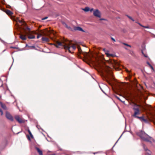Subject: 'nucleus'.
Instances as JSON below:
<instances>
[{
    "label": "nucleus",
    "instance_id": "1",
    "mask_svg": "<svg viewBox=\"0 0 155 155\" xmlns=\"http://www.w3.org/2000/svg\"><path fill=\"white\" fill-rule=\"evenodd\" d=\"M54 45L57 48L59 47L60 46H62L65 50H68L70 52H71V51L76 49V47L74 45L71 46V44L68 42L62 43L57 41L56 44H54Z\"/></svg>",
    "mask_w": 155,
    "mask_h": 155
},
{
    "label": "nucleus",
    "instance_id": "2",
    "mask_svg": "<svg viewBox=\"0 0 155 155\" xmlns=\"http://www.w3.org/2000/svg\"><path fill=\"white\" fill-rule=\"evenodd\" d=\"M100 67L103 74L106 78H108V75L112 76V69L110 67L105 64H103L102 65H100Z\"/></svg>",
    "mask_w": 155,
    "mask_h": 155
},
{
    "label": "nucleus",
    "instance_id": "3",
    "mask_svg": "<svg viewBox=\"0 0 155 155\" xmlns=\"http://www.w3.org/2000/svg\"><path fill=\"white\" fill-rule=\"evenodd\" d=\"M137 134L143 140L149 142L151 138L147 135L145 132L142 131H140L137 133Z\"/></svg>",
    "mask_w": 155,
    "mask_h": 155
},
{
    "label": "nucleus",
    "instance_id": "4",
    "mask_svg": "<svg viewBox=\"0 0 155 155\" xmlns=\"http://www.w3.org/2000/svg\"><path fill=\"white\" fill-rule=\"evenodd\" d=\"M134 107L133 108L134 113V114L132 115V116L135 118L138 119V117H140L138 116V115L140 114V111L138 107L139 106L135 104Z\"/></svg>",
    "mask_w": 155,
    "mask_h": 155
},
{
    "label": "nucleus",
    "instance_id": "5",
    "mask_svg": "<svg viewBox=\"0 0 155 155\" xmlns=\"http://www.w3.org/2000/svg\"><path fill=\"white\" fill-rule=\"evenodd\" d=\"M107 63L110 66H112L114 68H115V66H118L120 65V64L119 62L115 60L110 59L107 61Z\"/></svg>",
    "mask_w": 155,
    "mask_h": 155
},
{
    "label": "nucleus",
    "instance_id": "6",
    "mask_svg": "<svg viewBox=\"0 0 155 155\" xmlns=\"http://www.w3.org/2000/svg\"><path fill=\"white\" fill-rule=\"evenodd\" d=\"M93 15L95 17L101 18V13L97 9L94 10V11Z\"/></svg>",
    "mask_w": 155,
    "mask_h": 155
},
{
    "label": "nucleus",
    "instance_id": "7",
    "mask_svg": "<svg viewBox=\"0 0 155 155\" xmlns=\"http://www.w3.org/2000/svg\"><path fill=\"white\" fill-rule=\"evenodd\" d=\"M25 29H27L29 31V32L27 33V34L28 35V38H29L33 39L35 38V36L31 35V32L30 31V29L27 26H26L25 28Z\"/></svg>",
    "mask_w": 155,
    "mask_h": 155
},
{
    "label": "nucleus",
    "instance_id": "8",
    "mask_svg": "<svg viewBox=\"0 0 155 155\" xmlns=\"http://www.w3.org/2000/svg\"><path fill=\"white\" fill-rule=\"evenodd\" d=\"M6 118L11 121L13 120V118L12 115L8 112H6Z\"/></svg>",
    "mask_w": 155,
    "mask_h": 155
},
{
    "label": "nucleus",
    "instance_id": "9",
    "mask_svg": "<svg viewBox=\"0 0 155 155\" xmlns=\"http://www.w3.org/2000/svg\"><path fill=\"white\" fill-rule=\"evenodd\" d=\"M143 147L146 151L145 153V155H151V152L150 150L147 149V148H145L144 145L143 146Z\"/></svg>",
    "mask_w": 155,
    "mask_h": 155
},
{
    "label": "nucleus",
    "instance_id": "10",
    "mask_svg": "<svg viewBox=\"0 0 155 155\" xmlns=\"http://www.w3.org/2000/svg\"><path fill=\"white\" fill-rule=\"evenodd\" d=\"M138 119L141 121L142 122L143 121L145 123H148V120L147 119H145L143 116L138 117Z\"/></svg>",
    "mask_w": 155,
    "mask_h": 155
},
{
    "label": "nucleus",
    "instance_id": "11",
    "mask_svg": "<svg viewBox=\"0 0 155 155\" xmlns=\"http://www.w3.org/2000/svg\"><path fill=\"white\" fill-rule=\"evenodd\" d=\"M15 119L19 123H22L23 122V120L19 116L17 115L15 117Z\"/></svg>",
    "mask_w": 155,
    "mask_h": 155
},
{
    "label": "nucleus",
    "instance_id": "12",
    "mask_svg": "<svg viewBox=\"0 0 155 155\" xmlns=\"http://www.w3.org/2000/svg\"><path fill=\"white\" fill-rule=\"evenodd\" d=\"M74 30L76 31H84L83 29L80 27H76L74 28Z\"/></svg>",
    "mask_w": 155,
    "mask_h": 155
},
{
    "label": "nucleus",
    "instance_id": "13",
    "mask_svg": "<svg viewBox=\"0 0 155 155\" xmlns=\"http://www.w3.org/2000/svg\"><path fill=\"white\" fill-rule=\"evenodd\" d=\"M5 12L8 15H12L13 14V13L8 10H6Z\"/></svg>",
    "mask_w": 155,
    "mask_h": 155
},
{
    "label": "nucleus",
    "instance_id": "14",
    "mask_svg": "<svg viewBox=\"0 0 155 155\" xmlns=\"http://www.w3.org/2000/svg\"><path fill=\"white\" fill-rule=\"evenodd\" d=\"M42 40L43 41L48 42L49 41V39L48 38L43 37L41 38Z\"/></svg>",
    "mask_w": 155,
    "mask_h": 155
},
{
    "label": "nucleus",
    "instance_id": "15",
    "mask_svg": "<svg viewBox=\"0 0 155 155\" xmlns=\"http://www.w3.org/2000/svg\"><path fill=\"white\" fill-rule=\"evenodd\" d=\"M20 38L23 40H25L26 39V37L25 35H20Z\"/></svg>",
    "mask_w": 155,
    "mask_h": 155
},
{
    "label": "nucleus",
    "instance_id": "16",
    "mask_svg": "<svg viewBox=\"0 0 155 155\" xmlns=\"http://www.w3.org/2000/svg\"><path fill=\"white\" fill-rule=\"evenodd\" d=\"M82 10L85 12H87L89 11L90 8L88 7H86L84 8H83Z\"/></svg>",
    "mask_w": 155,
    "mask_h": 155
},
{
    "label": "nucleus",
    "instance_id": "17",
    "mask_svg": "<svg viewBox=\"0 0 155 155\" xmlns=\"http://www.w3.org/2000/svg\"><path fill=\"white\" fill-rule=\"evenodd\" d=\"M37 151L39 153V155H43L42 152L41 150H40L39 149L38 147L36 148Z\"/></svg>",
    "mask_w": 155,
    "mask_h": 155
},
{
    "label": "nucleus",
    "instance_id": "18",
    "mask_svg": "<svg viewBox=\"0 0 155 155\" xmlns=\"http://www.w3.org/2000/svg\"><path fill=\"white\" fill-rule=\"evenodd\" d=\"M0 104H1V107L3 109H6V107L5 104H3L2 103H1Z\"/></svg>",
    "mask_w": 155,
    "mask_h": 155
},
{
    "label": "nucleus",
    "instance_id": "19",
    "mask_svg": "<svg viewBox=\"0 0 155 155\" xmlns=\"http://www.w3.org/2000/svg\"><path fill=\"white\" fill-rule=\"evenodd\" d=\"M105 54H106V55H107V57H110L112 56H113V54H110L109 53L107 52H105Z\"/></svg>",
    "mask_w": 155,
    "mask_h": 155
},
{
    "label": "nucleus",
    "instance_id": "20",
    "mask_svg": "<svg viewBox=\"0 0 155 155\" xmlns=\"http://www.w3.org/2000/svg\"><path fill=\"white\" fill-rule=\"evenodd\" d=\"M28 132L29 134H30V136H31V137L32 138L33 137V135H32L31 132L30 131V130L29 129H28Z\"/></svg>",
    "mask_w": 155,
    "mask_h": 155
},
{
    "label": "nucleus",
    "instance_id": "21",
    "mask_svg": "<svg viewBox=\"0 0 155 155\" xmlns=\"http://www.w3.org/2000/svg\"><path fill=\"white\" fill-rule=\"evenodd\" d=\"M127 16L128 18H129L130 19H131V20H132V21H134V20L131 17L128 16V15H127Z\"/></svg>",
    "mask_w": 155,
    "mask_h": 155
},
{
    "label": "nucleus",
    "instance_id": "22",
    "mask_svg": "<svg viewBox=\"0 0 155 155\" xmlns=\"http://www.w3.org/2000/svg\"><path fill=\"white\" fill-rule=\"evenodd\" d=\"M148 64L150 66V67L152 69L153 71H154V69H153V67L151 65V64L149 63H148Z\"/></svg>",
    "mask_w": 155,
    "mask_h": 155
},
{
    "label": "nucleus",
    "instance_id": "23",
    "mask_svg": "<svg viewBox=\"0 0 155 155\" xmlns=\"http://www.w3.org/2000/svg\"><path fill=\"white\" fill-rule=\"evenodd\" d=\"M123 44L124 45H126V46H129V47H131V46H130V45H128V44H126V43H123Z\"/></svg>",
    "mask_w": 155,
    "mask_h": 155
},
{
    "label": "nucleus",
    "instance_id": "24",
    "mask_svg": "<svg viewBox=\"0 0 155 155\" xmlns=\"http://www.w3.org/2000/svg\"><path fill=\"white\" fill-rule=\"evenodd\" d=\"M2 85V82L0 79V87Z\"/></svg>",
    "mask_w": 155,
    "mask_h": 155
},
{
    "label": "nucleus",
    "instance_id": "25",
    "mask_svg": "<svg viewBox=\"0 0 155 155\" xmlns=\"http://www.w3.org/2000/svg\"><path fill=\"white\" fill-rule=\"evenodd\" d=\"M94 9L93 8H91V9L90 8V10L89 11H90V12H91L92 11L94 12Z\"/></svg>",
    "mask_w": 155,
    "mask_h": 155
},
{
    "label": "nucleus",
    "instance_id": "26",
    "mask_svg": "<svg viewBox=\"0 0 155 155\" xmlns=\"http://www.w3.org/2000/svg\"><path fill=\"white\" fill-rule=\"evenodd\" d=\"M143 27L144 28H150L148 26H143Z\"/></svg>",
    "mask_w": 155,
    "mask_h": 155
},
{
    "label": "nucleus",
    "instance_id": "27",
    "mask_svg": "<svg viewBox=\"0 0 155 155\" xmlns=\"http://www.w3.org/2000/svg\"><path fill=\"white\" fill-rule=\"evenodd\" d=\"M0 112L1 113V115H2L3 114V112L1 110V109L0 108Z\"/></svg>",
    "mask_w": 155,
    "mask_h": 155
},
{
    "label": "nucleus",
    "instance_id": "28",
    "mask_svg": "<svg viewBox=\"0 0 155 155\" xmlns=\"http://www.w3.org/2000/svg\"><path fill=\"white\" fill-rule=\"evenodd\" d=\"M111 39L114 41V42H115L116 41L115 40V39L113 38L112 37H111Z\"/></svg>",
    "mask_w": 155,
    "mask_h": 155
},
{
    "label": "nucleus",
    "instance_id": "29",
    "mask_svg": "<svg viewBox=\"0 0 155 155\" xmlns=\"http://www.w3.org/2000/svg\"><path fill=\"white\" fill-rule=\"evenodd\" d=\"M47 18H48V17H45L44 18H42V20H44L46 19H47Z\"/></svg>",
    "mask_w": 155,
    "mask_h": 155
},
{
    "label": "nucleus",
    "instance_id": "30",
    "mask_svg": "<svg viewBox=\"0 0 155 155\" xmlns=\"http://www.w3.org/2000/svg\"><path fill=\"white\" fill-rule=\"evenodd\" d=\"M116 97H117V99H118V100H120L121 101V102H123V101H122L121 100H120V98H119V97H117V96H116Z\"/></svg>",
    "mask_w": 155,
    "mask_h": 155
},
{
    "label": "nucleus",
    "instance_id": "31",
    "mask_svg": "<svg viewBox=\"0 0 155 155\" xmlns=\"http://www.w3.org/2000/svg\"><path fill=\"white\" fill-rule=\"evenodd\" d=\"M137 24H138L140 26H142L143 27V25H142L140 23H139V22H137Z\"/></svg>",
    "mask_w": 155,
    "mask_h": 155
},
{
    "label": "nucleus",
    "instance_id": "32",
    "mask_svg": "<svg viewBox=\"0 0 155 155\" xmlns=\"http://www.w3.org/2000/svg\"><path fill=\"white\" fill-rule=\"evenodd\" d=\"M142 53H143V54L144 56L145 57H147V56L146 55H145V54H143V51H142Z\"/></svg>",
    "mask_w": 155,
    "mask_h": 155
},
{
    "label": "nucleus",
    "instance_id": "33",
    "mask_svg": "<svg viewBox=\"0 0 155 155\" xmlns=\"http://www.w3.org/2000/svg\"><path fill=\"white\" fill-rule=\"evenodd\" d=\"M100 20H105V19H104V18H101V19H100Z\"/></svg>",
    "mask_w": 155,
    "mask_h": 155
},
{
    "label": "nucleus",
    "instance_id": "34",
    "mask_svg": "<svg viewBox=\"0 0 155 155\" xmlns=\"http://www.w3.org/2000/svg\"><path fill=\"white\" fill-rule=\"evenodd\" d=\"M126 71L127 72H130V71L128 70H127V69H126Z\"/></svg>",
    "mask_w": 155,
    "mask_h": 155
},
{
    "label": "nucleus",
    "instance_id": "35",
    "mask_svg": "<svg viewBox=\"0 0 155 155\" xmlns=\"http://www.w3.org/2000/svg\"><path fill=\"white\" fill-rule=\"evenodd\" d=\"M40 35H38V36H37V38H40Z\"/></svg>",
    "mask_w": 155,
    "mask_h": 155
},
{
    "label": "nucleus",
    "instance_id": "36",
    "mask_svg": "<svg viewBox=\"0 0 155 155\" xmlns=\"http://www.w3.org/2000/svg\"><path fill=\"white\" fill-rule=\"evenodd\" d=\"M55 154H49L48 155H55Z\"/></svg>",
    "mask_w": 155,
    "mask_h": 155
},
{
    "label": "nucleus",
    "instance_id": "37",
    "mask_svg": "<svg viewBox=\"0 0 155 155\" xmlns=\"http://www.w3.org/2000/svg\"><path fill=\"white\" fill-rule=\"evenodd\" d=\"M19 21L20 23H21L22 22L21 21H20V20Z\"/></svg>",
    "mask_w": 155,
    "mask_h": 155
},
{
    "label": "nucleus",
    "instance_id": "38",
    "mask_svg": "<svg viewBox=\"0 0 155 155\" xmlns=\"http://www.w3.org/2000/svg\"><path fill=\"white\" fill-rule=\"evenodd\" d=\"M29 139L30 140V138H29Z\"/></svg>",
    "mask_w": 155,
    "mask_h": 155
}]
</instances>
